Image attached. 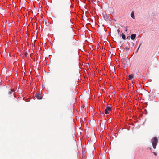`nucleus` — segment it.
<instances>
[{
  "label": "nucleus",
  "mask_w": 159,
  "mask_h": 159,
  "mask_svg": "<svg viewBox=\"0 0 159 159\" xmlns=\"http://www.w3.org/2000/svg\"><path fill=\"white\" fill-rule=\"evenodd\" d=\"M152 143L154 149L156 148V146L158 142V139L156 137H154L152 139Z\"/></svg>",
  "instance_id": "nucleus-1"
},
{
  "label": "nucleus",
  "mask_w": 159,
  "mask_h": 159,
  "mask_svg": "<svg viewBox=\"0 0 159 159\" xmlns=\"http://www.w3.org/2000/svg\"><path fill=\"white\" fill-rule=\"evenodd\" d=\"M65 24L63 21H61L59 24V28L61 29H64L65 28Z\"/></svg>",
  "instance_id": "nucleus-2"
},
{
  "label": "nucleus",
  "mask_w": 159,
  "mask_h": 159,
  "mask_svg": "<svg viewBox=\"0 0 159 159\" xmlns=\"http://www.w3.org/2000/svg\"><path fill=\"white\" fill-rule=\"evenodd\" d=\"M111 109L110 107H107L104 110L105 113V114H108L109 112L111 111Z\"/></svg>",
  "instance_id": "nucleus-3"
},
{
  "label": "nucleus",
  "mask_w": 159,
  "mask_h": 159,
  "mask_svg": "<svg viewBox=\"0 0 159 159\" xmlns=\"http://www.w3.org/2000/svg\"><path fill=\"white\" fill-rule=\"evenodd\" d=\"M35 96L38 99H41L42 98L41 97V95L39 93L36 94H35Z\"/></svg>",
  "instance_id": "nucleus-4"
},
{
  "label": "nucleus",
  "mask_w": 159,
  "mask_h": 159,
  "mask_svg": "<svg viewBox=\"0 0 159 159\" xmlns=\"http://www.w3.org/2000/svg\"><path fill=\"white\" fill-rule=\"evenodd\" d=\"M136 35L135 34H133L131 36V39L132 40H134L135 38Z\"/></svg>",
  "instance_id": "nucleus-5"
},
{
  "label": "nucleus",
  "mask_w": 159,
  "mask_h": 159,
  "mask_svg": "<svg viewBox=\"0 0 159 159\" xmlns=\"http://www.w3.org/2000/svg\"><path fill=\"white\" fill-rule=\"evenodd\" d=\"M129 80H131L133 78L134 76L133 75H130L128 76Z\"/></svg>",
  "instance_id": "nucleus-6"
},
{
  "label": "nucleus",
  "mask_w": 159,
  "mask_h": 159,
  "mask_svg": "<svg viewBox=\"0 0 159 159\" xmlns=\"http://www.w3.org/2000/svg\"><path fill=\"white\" fill-rule=\"evenodd\" d=\"M131 17L134 19L135 18V16H134V13L133 12H132L131 14Z\"/></svg>",
  "instance_id": "nucleus-7"
},
{
  "label": "nucleus",
  "mask_w": 159,
  "mask_h": 159,
  "mask_svg": "<svg viewBox=\"0 0 159 159\" xmlns=\"http://www.w3.org/2000/svg\"><path fill=\"white\" fill-rule=\"evenodd\" d=\"M14 90L13 89H12L11 91H10L8 93L9 94L11 95L12 94V93L14 91Z\"/></svg>",
  "instance_id": "nucleus-8"
},
{
  "label": "nucleus",
  "mask_w": 159,
  "mask_h": 159,
  "mask_svg": "<svg viewBox=\"0 0 159 159\" xmlns=\"http://www.w3.org/2000/svg\"><path fill=\"white\" fill-rule=\"evenodd\" d=\"M122 39H125V35H124L123 34H122Z\"/></svg>",
  "instance_id": "nucleus-9"
},
{
  "label": "nucleus",
  "mask_w": 159,
  "mask_h": 159,
  "mask_svg": "<svg viewBox=\"0 0 159 159\" xmlns=\"http://www.w3.org/2000/svg\"><path fill=\"white\" fill-rule=\"evenodd\" d=\"M141 45V44H140V45H139V47H138V49H137V51H138V49H139V47H140V46Z\"/></svg>",
  "instance_id": "nucleus-10"
},
{
  "label": "nucleus",
  "mask_w": 159,
  "mask_h": 159,
  "mask_svg": "<svg viewBox=\"0 0 159 159\" xmlns=\"http://www.w3.org/2000/svg\"><path fill=\"white\" fill-rule=\"evenodd\" d=\"M153 153L154 154V155H155V156H157V154L155 152H153Z\"/></svg>",
  "instance_id": "nucleus-11"
},
{
  "label": "nucleus",
  "mask_w": 159,
  "mask_h": 159,
  "mask_svg": "<svg viewBox=\"0 0 159 159\" xmlns=\"http://www.w3.org/2000/svg\"><path fill=\"white\" fill-rule=\"evenodd\" d=\"M117 30V32H118V33H119V32L120 31L119 29H118Z\"/></svg>",
  "instance_id": "nucleus-12"
},
{
  "label": "nucleus",
  "mask_w": 159,
  "mask_h": 159,
  "mask_svg": "<svg viewBox=\"0 0 159 159\" xmlns=\"http://www.w3.org/2000/svg\"><path fill=\"white\" fill-rule=\"evenodd\" d=\"M155 58V60H157V58H156V57H155V58Z\"/></svg>",
  "instance_id": "nucleus-13"
},
{
  "label": "nucleus",
  "mask_w": 159,
  "mask_h": 159,
  "mask_svg": "<svg viewBox=\"0 0 159 159\" xmlns=\"http://www.w3.org/2000/svg\"><path fill=\"white\" fill-rule=\"evenodd\" d=\"M125 31H127V29Z\"/></svg>",
  "instance_id": "nucleus-14"
}]
</instances>
